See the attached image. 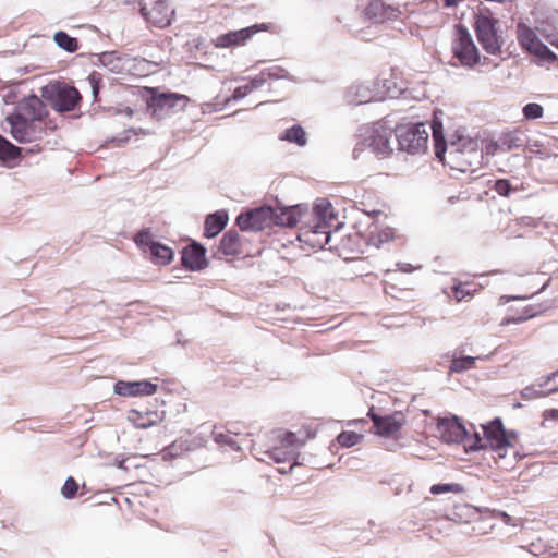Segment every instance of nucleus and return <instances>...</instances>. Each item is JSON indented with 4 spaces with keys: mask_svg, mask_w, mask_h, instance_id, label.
Here are the masks:
<instances>
[{
    "mask_svg": "<svg viewBox=\"0 0 558 558\" xmlns=\"http://www.w3.org/2000/svg\"><path fill=\"white\" fill-rule=\"evenodd\" d=\"M526 144V135L522 131H511L501 134L495 142V150L507 153L513 149L523 148Z\"/></svg>",
    "mask_w": 558,
    "mask_h": 558,
    "instance_id": "obj_22",
    "label": "nucleus"
},
{
    "mask_svg": "<svg viewBox=\"0 0 558 558\" xmlns=\"http://www.w3.org/2000/svg\"><path fill=\"white\" fill-rule=\"evenodd\" d=\"M157 385L148 380L125 381L114 384V392L122 397L151 396L156 393Z\"/></svg>",
    "mask_w": 558,
    "mask_h": 558,
    "instance_id": "obj_16",
    "label": "nucleus"
},
{
    "mask_svg": "<svg viewBox=\"0 0 558 558\" xmlns=\"http://www.w3.org/2000/svg\"><path fill=\"white\" fill-rule=\"evenodd\" d=\"M41 97L48 100L51 107L58 112H69L74 110L81 95L73 86L50 84L41 89Z\"/></svg>",
    "mask_w": 558,
    "mask_h": 558,
    "instance_id": "obj_6",
    "label": "nucleus"
},
{
    "mask_svg": "<svg viewBox=\"0 0 558 558\" xmlns=\"http://www.w3.org/2000/svg\"><path fill=\"white\" fill-rule=\"evenodd\" d=\"M258 31L257 25L242 28L240 31L222 34L215 39V46L219 48H228L235 45L244 44Z\"/></svg>",
    "mask_w": 558,
    "mask_h": 558,
    "instance_id": "obj_21",
    "label": "nucleus"
},
{
    "mask_svg": "<svg viewBox=\"0 0 558 558\" xmlns=\"http://www.w3.org/2000/svg\"><path fill=\"white\" fill-rule=\"evenodd\" d=\"M393 238L391 229H381L379 231H372L368 238V243L379 248L384 243L389 242Z\"/></svg>",
    "mask_w": 558,
    "mask_h": 558,
    "instance_id": "obj_34",
    "label": "nucleus"
},
{
    "mask_svg": "<svg viewBox=\"0 0 558 558\" xmlns=\"http://www.w3.org/2000/svg\"><path fill=\"white\" fill-rule=\"evenodd\" d=\"M272 207L260 206L236 217V225L242 231H262L272 227Z\"/></svg>",
    "mask_w": 558,
    "mask_h": 558,
    "instance_id": "obj_10",
    "label": "nucleus"
},
{
    "mask_svg": "<svg viewBox=\"0 0 558 558\" xmlns=\"http://www.w3.org/2000/svg\"><path fill=\"white\" fill-rule=\"evenodd\" d=\"M306 211L301 205L272 208V226L293 227Z\"/></svg>",
    "mask_w": 558,
    "mask_h": 558,
    "instance_id": "obj_19",
    "label": "nucleus"
},
{
    "mask_svg": "<svg viewBox=\"0 0 558 558\" xmlns=\"http://www.w3.org/2000/svg\"><path fill=\"white\" fill-rule=\"evenodd\" d=\"M128 138H124V140H116L118 142V145H122L123 143L126 142Z\"/></svg>",
    "mask_w": 558,
    "mask_h": 558,
    "instance_id": "obj_53",
    "label": "nucleus"
},
{
    "mask_svg": "<svg viewBox=\"0 0 558 558\" xmlns=\"http://www.w3.org/2000/svg\"><path fill=\"white\" fill-rule=\"evenodd\" d=\"M21 153V148L10 143L0 135V160H11L16 158Z\"/></svg>",
    "mask_w": 558,
    "mask_h": 558,
    "instance_id": "obj_33",
    "label": "nucleus"
},
{
    "mask_svg": "<svg viewBox=\"0 0 558 558\" xmlns=\"http://www.w3.org/2000/svg\"><path fill=\"white\" fill-rule=\"evenodd\" d=\"M48 114L45 104L36 95H31L17 102L15 112L7 117L11 126V135L20 143H29L40 138L41 129L37 130L36 122H41Z\"/></svg>",
    "mask_w": 558,
    "mask_h": 558,
    "instance_id": "obj_1",
    "label": "nucleus"
},
{
    "mask_svg": "<svg viewBox=\"0 0 558 558\" xmlns=\"http://www.w3.org/2000/svg\"><path fill=\"white\" fill-rule=\"evenodd\" d=\"M53 40L59 48L66 52L73 53L78 49L77 39L70 36L66 32L58 31L54 33Z\"/></svg>",
    "mask_w": 558,
    "mask_h": 558,
    "instance_id": "obj_31",
    "label": "nucleus"
},
{
    "mask_svg": "<svg viewBox=\"0 0 558 558\" xmlns=\"http://www.w3.org/2000/svg\"><path fill=\"white\" fill-rule=\"evenodd\" d=\"M367 415L373 422L375 433L383 437L396 436L405 424V415L402 412H395L389 415L376 414L372 409Z\"/></svg>",
    "mask_w": 558,
    "mask_h": 558,
    "instance_id": "obj_12",
    "label": "nucleus"
},
{
    "mask_svg": "<svg viewBox=\"0 0 558 558\" xmlns=\"http://www.w3.org/2000/svg\"><path fill=\"white\" fill-rule=\"evenodd\" d=\"M452 296L457 302L471 299L473 290L470 289V283H458L452 287Z\"/></svg>",
    "mask_w": 558,
    "mask_h": 558,
    "instance_id": "obj_37",
    "label": "nucleus"
},
{
    "mask_svg": "<svg viewBox=\"0 0 558 558\" xmlns=\"http://www.w3.org/2000/svg\"><path fill=\"white\" fill-rule=\"evenodd\" d=\"M437 432L445 442L462 444L468 452L477 451L484 447L480 433L474 432L473 434H469L465 426L456 415L439 418Z\"/></svg>",
    "mask_w": 558,
    "mask_h": 558,
    "instance_id": "obj_3",
    "label": "nucleus"
},
{
    "mask_svg": "<svg viewBox=\"0 0 558 558\" xmlns=\"http://www.w3.org/2000/svg\"><path fill=\"white\" fill-rule=\"evenodd\" d=\"M550 414L553 418H558V410H551Z\"/></svg>",
    "mask_w": 558,
    "mask_h": 558,
    "instance_id": "obj_51",
    "label": "nucleus"
},
{
    "mask_svg": "<svg viewBox=\"0 0 558 558\" xmlns=\"http://www.w3.org/2000/svg\"><path fill=\"white\" fill-rule=\"evenodd\" d=\"M547 40L550 45L558 48V34H553L547 36Z\"/></svg>",
    "mask_w": 558,
    "mask_h": 558,
    "instance_id": "obj_48",
    "label": "nucleus"
},
{
    "mask_svg": "<svg viewBox=\"0 0 558 558\" xmlns=\"http://www.w3.org/2000/svg\"><path fill=\"white\" fill-rule=\"evenodd\" d=\"M393 126L388 119L378 120L357 129V142L353 148V158L357 159L365 149H369L379 158H386L392 153L391 137Z\"/></svg>",
    "mask_w": 558,
    "mask_h": 558,
    "instance_id": "obj_2",
    "label": "nucleus"
},
{
    "mask_svg": "<svg viewBox=\"0 0 558 558\" xmlns=\"http://www.w3.org/2000/svg\"><path fill=\"white\" fill-rule=\"evenodd\" d=\"M135 243L144 251L148 252V250L153 246V244H156L157 242L153 240L150 229L146 228L141 230L135 235Z\"/></svg>",
    "mask_w": 558,
    "mask_h": 558,
    "instance_id": "obj_36",
    "label": "nucleus"
},
{
    "mask_svg": "<svg viewBox=\"0 0 558 558\" xmlns=\"http://www.w3.org/2000/svg\"><path fill=\"white\" fill-rule=\"evenodd\" d=\"M549 379L550 380H555V379H558V371L553 373L550 376H549ZM549 391H558V384L556 386H553L550 387Z\"/></svg>",
    "mask_w": 558,
    "mask_h": 558,
    "instance_id": "obj_49",
    "label": "nucleus"
},
{
    "mask_svg": "<svg viewBox=\"0 0 558 558\" xmlns=\"http://www.w3.org/2000/svg\"><path fill=\"white\" fill-rule=\"evenodd\" d=\"M485 440H483L484 448L489 446L493 450L498 451L510 446L509 438L505 430L504 424L500 418L496 417L487 425H482Z\"/></svg>",
    "mask_w": 558,
    "mask_h": 558,
    "instance_id": "obj_14",
    "label": "nucleus"
},
{
    "mask_svg": "<svg viewBox=\"0 0 558 558\" xmlns=\"http://www.w3.org/2000/svg\"><path fill=\"white\" fill-rule=\"evenodd\" d=\"M131 415H136L137 418H134L132 416H130L129 418L132 420L135 424L136 427L138 428H148L153 425V422L151 421H148L146 418H144L141 413L136 410H132L131 411Z\"/></svg>",
    "mask_w": 558,
    "mask_h": 558,
    "instance_id": "obj_42",
    "label": "nucleus"
},
{
    "mask_svg": "<svg viewBox=\"0 0 558 558\" xmlns=\"http://www.w3.org/2000/svg\"><path fill=\"white\" fill-rule=\"evenodd\" d=\"M206 248L199 243H193L182 250V264L192 271L202 270L207 267Z\"/></svg>",
    "mask_w": 558,
    "mask_h": 558,
    "instance_id": "obj_17",
    "label": "nucleus"
},
{
    "mask_svg": "<svg viewBox=\"0 0 558 558\" xmlns=\"http://www.w3.org/2000/svg\"><path fill=\"white\" fill-rule=\"evenodd\" d=\"M464 492V487L458 483H439L435 484L430 487V493L433 495L446 494V493H454L461 494Z\"/></svg>",
    "mask_w": 558,
    "mask_h": 558,
    "instance_id": "obj_35",
    "label": "nucleus"
},
{
    "mask_svg": "<svg viewBox=\"0 0 558 558\" xmlns=\"http://www.w3.org/2000/svg\"><path fill=\"white\" fill-rule=\"evenodd\" d=\"M366 19L375 23L396 20L400 11L398 8L386 5L381 0H371L364 10Z\"/></svg>",
    "mask_w": 558,
    "mask_h": 558,
    "instance_id": "obj_18",
    "label": "nucleus"
},
{
    "mask_svg": "<svg viewBox=\"0 0 558 558\" xmlns=\"http://www.w3.org/2000/svg\"><path fill=\"white\" fill-rule=\"evenodd\" d=\"M523 114L525 119L533 120L543 117L544 109L539 104L530 102L523 107Z\"/></svg>",
    "mask_w": 558,
    "mask_h": 558,
    "instance_id": "obj_39",
    "label": "nucleus"
},
{
    "mask_svg": "<svg viewBox=\"0 0 558 558\" xmlns=\"http://www.w3.org/2000/svg\"><path fill=\"white\" fill-rule=\"evenodd\" d=\"M462 350L456 349L449 366L450 373L460 374L475 367L476 360H484L482 356H463ZM488 356H485L487 359Z\"/></svg>",
    "mask_w": 558,
    "mask_h": 558,
    "instance_id": "obj_24",
    "label": "nucleus"
},
{
    "mask_svg": "<svg viewBox=\"0 0 558 558\" xmlns=\"http://www.w3.org/2000/svg\"><path fill=\"white\" fill-rule=\"evenodd\" d=\"M150 259L157 265H167L173 259V251L171 247L157 242L148 250Z\"/></svg>",
    "mask_w": 558,
    "mask_h": 558,
    "instance_id": "obj_27",
    "label": "nucleus"
},
{
    "mask_svg": "<svg viewBox=\"0 0 558 558\" xmlns=\"http://www.w3.org/2000/svg\"><path fill=\"white\" fill-rule=\"evenodd\" d=\"M557 384H558V379L550 380V384L548 385V387L556 386Z\"/></svg>",
    "mask_w": 558,
    "mask_h": 558,
    "instance_id": "obj_52",
    "label": "nucleus"
},
{
    "mask_svg": "<svg viewBox=\"0 0 558 558\" xmlns=\"http://www.w3.org/2000/svg\"><path fill=\"white\" fill-rule=\"evenodd\" d=\"M517 33L520 45L529 52L549 62H553L557 59V56L539 40L534 31L529 26L519 23Z\"/></svg>",
    "mask_w": 558,
    "mask_h": 558,
    "instance_id": "obj_11",
    "label": "nucleus"
},
{
    "mask_svg": "<svg viewBox=\"0 0 558 558\" xmlns=\"http://www.w3.org/2000/svg\"><path fill=\"white\" fill-rule=\"evenodd\" d=\"M186 100V96L180 94L161 93L151 96L147 100V106L154 117L161 118L163 113L174 109L180 102H182V106H185Z\"/></svg>",
    "mask_w": 558,
    "mask_h": 558,
    "instance_id": "obj_15",
    "label": "nucleus"
},
{
    "mask_svg": "<svg viewBox=\"0 0 558 558\" xmlns=\"http://www.w3.org/2000/svg\"><path fill=\"white\" fill-rule=\"evenodd\" d=\"M452 52L464 66L471 68L480 62L478 49L470 32L462 24L456 25V39L452 43Z\"/></svg>",
    "mask_w": 558,
    "mask_h": 558,
    "instance_id": "obj_7",
    "label": "nucleus"
},
{
    "mask_svg": "<svg viewBox=\"0 0 558 558\" xmlns=\"http://www.w3.org/2000/svg\"><path fill=\"white\" fill-rule=\"evenodd\" d=\"M177 445L173 444L171 445L170 447H168L166 450H165V457L167 456H175L177 453H174V449H175Z\"/></svg>",
    "mask_w": 558,
    "mask_h": 558,
    "instance_id": "obj_50",
    "label": "nucleus"
},
{
    "mask_svg": "<svg viewBox=\"0 0 558 558\" xmlns=\"http://www.w3.org/2000/svg\"><path fill=\"white\" fill-rule=\"evenodd\" d=\"M298 239L312 248H325L331 239L330 225L315 222L311 227L301 229Z\"/></svg>",
    "mask_w": 558,
    "mask_h": 558,
    "instance_id": "obj_13",
    "label": "nucleus"
},
{
    "mask_svg": "<svg viewBox=\"0 0 558 558\" xmlns=\"http://www.w3.org/2000/svg\"><path fill=\"white\" fill-rule=\"evenodd\" d=\"M362 438V435L355 432H342L338 435L337 440L342 447H353L356 445Z\"/></svg>",
    "mask_w": 558,
    "mask_h": 558,
    "instance_id": "obj_38",
    "label": "nucleus"
},
{
    "mask_svg": "<svg viewBox=\"0 0 558 558\" xmlns=\"http://www.w3.org/2000/svg\"><path fill=\"white\" fill-rule=\"evenodd\" d=\"M89 82H90V85H92V88H93V94L94 96L96 97L97 94H98V89H99V82H100V76L99 74L93 72L90 75H89Z\"/></svg>",
    "mask_w": 558,
    "mask_h": 558,
    "instance_id": "obj_44",
    "label": "nucleus"
},
{
    "mask_svg": "<svg viewBox=\"0 0 558 558\" xmlns=\"http://www.w3.org/2000/svg\"><path fill=\"white\" fill-rule=\"evenodd\" d=\"M314 213L316 222L324 225H329L336 218L331 204L326 199H318L314 206Z\"/></svg>",
    "mask_w": 558,
    "mask_h": 558,
    "instance_id": "obj_29",
    "label": "nucleus"
},
{
    "mask_svg": "<svg viewBox=\"0 0 558 558\" xmlns=\"http://www.w3.org/2000/svg\"><path fill=\"white\" fill-rule=\"evenodd\" d=\"M496 193L504 197H509L511 194L523 190L522 183L518 181L515 183L507 179H498L494 182L492 187Z\"/></svg>",
    "mask_w": 558,
    "mask_h": 558,
    "instance_id": "obj_30",
    "label": "nucleus"
},
{
    "mask_svg": "<svg viewBox=\"0 0 558 558\" xmlns=\"http://www.w3.org/2000/svg\"><path fill=\"white\" fill-rule=\"evenodd\" d=\"M446 153H448L450 162L454 163L456 168L462 172L473 170L474 167L482 163L483 159L478 142L469 137H459L457 142H451L447 145Z\"/></svg>",
    "mask_w": 558,
    "mask_h": 558,
    "instance_id": "obj_4",
    "label": "nucleus"
},
{
    "mask_svg": "<svg viewBox=\"0 0 558 558\" xmlns=\"http://www.w3.org/2000/svg\"><path fill=\"white\" fill-rule=\"evenodd\" d=\"M140 7L147 23L160 28L170 25L174 11L165 0H140Z\"/></svg>",
    "mask_w": 558,
    "mask_h": 558,
    "instance_id": "obj_9",
    "label": "nucleus"
},
{
    "mask_svg": "<svg viewBox=\"0 0 558 558\" xmlns=\"http://www.w3.org/2000/svg\"><path fill=\"white\" fill-rule=\"evenodd\" d=\"M99 60L104 65L108 66L114 60V52H105L99 57Z\"/></svg>",
    "mask_w": 558,
    "mask_h": 558,
    "instance_id": "obj_45",
    "label": "nucleus"
},
{
    "mask_svg": "<svg viewBox=\"0 0 558 558\" xmlns=\"http://www.w3.org/2000/svg\"><path fill=\"white\" fill-rule=\"evenodd\" d=\"M433 131V140L435 144V155L438 159H444V154L447 150V143L445 141L444 132H442V122L437 117L436 112L434 113V119L430 124Z\"/></svg>",
    "mask_w": 558,
    "mask_h": 558,
    "instance_id": "obj_25",
    "label": "nucleus"
},
{
    "mask_svg": "<svg viewBox=\"0 0 558 558\" xmlns=\"http://www.w3.org/2000/svg\"><path fill=\"white\" fill-rule=\"evenodd\" d=\"M228 214L225 210H217L205 219L204 234L207 238H215L227 226Z\"/></svg>",
    "mask_w": 558,
    "mask_h": 558,
    "instance_id": "obj_23",
    "label": "nucleus"
},
{
    "mask_svg": "<svg viewBox=\"0 0 558 558\" xmlns=\"http://www.w3.org/2000/svg\"><path fill=\"white\" fill-rule=\"evenodd\" d=\"M264 83H265V80H264V78H262V77H255V78H253V80L250 82V84H247V86H248V87H252V92H253L254 89H257V88L262 87V86L264 85Z\"/></svg>",
    "mask_w": 558,
    "mask_h": 558,
    "instance_id": "obj_46",
    "label": "nucleus"
},
{
    "mask_svg": "<svg viewBox=\"0 0 558 558\" xmlns=\"http://www.w3.org/2000/svg\"><path fill=\"white\" fill-rule=\"evenodd\" d=\"M77 490H78L77 482L73 477L69 476L64 482V485L61 489V494L64 498L71 499L76 495Z\"/></svg>",
    "mask_w": 558,
    "mask_h": 558,
    "instance_id": "obj_41",
    "label": "nucleus"
},
{
    "mask_svg": "<svg viewBox=\"0 0 558 558\" xmlns=\"http://www.w3.org/2000/svg\"><path fill=\"white\" fill-rule=\"evenodd\" d=\"M240 236L236 231L229 230L220 240L219 251L227 256H235L241 253Z\"/></svg>",
    "mask_w": 558,
    "mask_h": 558,
    "instance_id": "obj_26",
    "label": "nucleus"
},
{
    "mask_svg": "<svg viewBox=\"0 0 558 558\" xmlns=\"http://www.w3.org/2000/svg\"><path fill=\"white\" fill-rule=\"evenodd\" d=\"M213 435H214V440L217 444L229 446L234 451H239L241 449V447L238 445V442L232 437H230L228 434L214 432Z\"/></svg>",
    "mask_w": 558,
    "mask_h": 558,
    "instance_id": "obj_40",
    "label": "nucleus"
},
{
    "mask_svg": "<svg viewBox=\"0 0 558 558\" xmlns=\"http://www.w3.org/2000/svg\"><path fill=\"white\" fill-rule=\"evenodd\" d=\"M252 92V87H248L247 84L243 86H239L233 92L234 99H242L246 97Z\"/></svg>",
    "mask_w": 558,
    "mask_h": 558,
    "instance_id": "obj_43",
    "label": "nucleus"
},
{
    "mask_svg": "<svg viewBox=\"0 0 558 558\" xmlns=\"http://www.w3.org/2000/svg\"><path fill=\"white\" fill-rule=\"evenodd\" d=\"M497 21L480 12L475 19L476 37L483 49L490 54H497L501 49V41L497 35Z\"/></svg>",
    "mask_w": 558,
    "mask_h": 558,
    "instance_id": "obj_8",
    "label": "nucleus"
},
{
    "mask_svg": "<svg viewBox=\"0 0 558 558\" xmlns=\"http://www.w3.org/2000/svg\"><path fill=\"white\" fill-rule=\"evenodd\" d=\"M279 138L281 141L295 143L299 146H305L307 143L305 131L301 125H293L287 129L284 133L279 136Z\"/></svg>",
    "mask_w": 558,
    "mask_h": 558,
    "instance_id": "obj_32",
    "label": "nucleus"
},
{
    "mask_svg": "<svg viewBox=\"0 0 558 558\" xmlns=\"http://www.w3.org/2000/svg\"><path fill=\"white\" fill-rule=\"evenodd\" d=\"M296 448L298 440L295 435L293 433H287L284 438L281 440V446L268 451L267 454L275 462L280 463L294 459Z\"/></svg>",
    "mask_w": 558,
    "mask_h": 558,
    "instance_id": "obj_20",
    "label": "nucleus"
},
{
    "mask_svg": "<svg viewBox=\"0 0 558 558\" xmlns=\"http://www.w3.org/2000/svg\"><path fill=\"white\" fill-rule=\"evenodd\" d=\"M393 134L400 150L418 154L427 148L428 132L424 123L396 125Z\"/></svg>",
    "mask_w": 558,
    "mask_h": 558,
    "instance_id": "obj_5",
    "label": "nucleus"
},
{
    "mask_svg": "<svg viewBox=\"0 0 558 558\" xmlns=\"http://www.w3.org/2000/svg\"><path fill=\"white\" fill-rule=\"evenodd\" d=\"M397 266H398L399 270H401L403 272H411L413 270V267L411 264L398 263Z\"/></svg>",
    "mask_w": 558,
    "mask_h": 558,
    "instance_id": "obj_47",
    "label": "nucleus"
},
{
    "mask_svg": "<svg viewBox=\"0 0 558 558\" xmlns=\"http://www.w3.org/2000/svg\"><path fill=\"white\" fill-rule=\"evenodd\" d=\"M549 384H550V379L548 376L545 380H543L541 383L526 386L524 389H522L521 396L524 399L532 400V399H536V398H541V397H545L550 393H554L555 391H549V389H550V387H548Z\"/></svg>",
    "mask_w": 558,
    "mask_h": 558,
    "instance_id": "obj_28",
    "label": "nucleus"
}]
</instances>
